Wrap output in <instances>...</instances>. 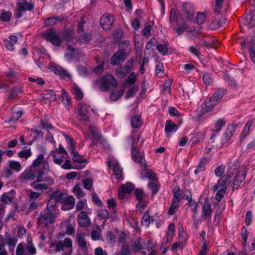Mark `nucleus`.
<instances>
[{
	"label": "nucleus",
	"instance_id": "f257e3e1",
	"mask_svg": "<svg viewBox=\"0 0 255 255\" xmlns=\"http://www.w3.org/2000/svg\"><path fill=\"white\" fill-rule=\"evenodd\" d=\"M49 165L48 161L43 163L41 168L39 169H33L31 167L28 170H25L19 176L22 183H26L28 181L33 180L36 177L37 183L41 182L43 176H45L49 171Z\"/></svg>",
	"mask_w": 255,
	"mask_h": 255
},
{
	"label": "nucleus",
	"instance_id": "f03ea898",
	"mask_svg": "<svg viewBox=\"0 0 255 255\" xmlns=\"http://www.w3.org/2000/svg\"><path fill=\"white\" fill-rule=\"evenodd\" d=\"M41 36L46 41L50 42L53 45L57 46L61 45L62 39L58 33L53 28L44 31L41 33Z\"/></svg>",
	"mask_w": 255,
	"mask_h": 255
},
{
	"label": "nucleus",
	"instance_id": "7ed1b4c3",
	"mask_svg": "<svg viewBox=\"0 0 255 255\" xmlns=\"http://www.w3.org/2000/svg\"><path fill=\"white\" fill-rule=\"evenodd\" d=\"M96 82L101 83L99 89L102 92H107L111 86L116 87L117 85V81L112 74H107L99 80L97 79Z\"/></svg>",
	"mask_w": 255,
	"mask_h": 255
},
{
	"label": "nucleus",
	"instance_id": "20e7f679",
	"mask_svg": "<svg viewBox=\"0 0 255 255\" xmlns=\"http://www.w3.org/2000/svg\"><path fill=\"white\" fill-rule=\"evenodd\" d=\"M55 216L54 213L42 210L37 219V223L38 224H43L44 227L45 228L49 225L53 224L55 222Z\"/></svg>",
	"mask_w": 255,
	"mask_h": 255
},
{
	"label": "nucleus",
	"instance_id": "39448f33",
	"mask_svg": "<svg viewBox=\"0 0 255 255\" xmlns=\"http://www.w3.org/2000/svg\"><path fill=\"white\" fill-rule=\"evenodd\" d=\"M132 140V144L131 147V158L134 162L138 163L141 166H144L145 168L146 167V164L144 159V155H140L139 157H137V155L139 153V150L134 145V140L135 138L133 136L130 137Z\"/></svg>",
	"mask_w": 255,
	"mask_h": 255
},
{
	"label": "nucleus",
	"instance_id": "423d86ee",
	"mask_svg": "<svg viewBox=\"0 0 255 255\" xmlns=\"http://www.w3.org/2000/svg\"><path fill=\"white\" fill-rule=\"evenodd\" d=\"M16 7L17 8V11L15 14L16 18L18 19L23 15V12L26 11H31L34 9V5L31 2H28L26 0L23 1H19L16 3Z\"/></svg>",
	"mask_w": 255,
	"mask_h": 255
},
{
	"label": "nucleus",
	"instance_id": "0eeeda50",
	"mask_svg": "<svg viewBox=\"0 0 255 255\" xmlns=\"http://www.w3.org/2000/svg\"><path fill=\"white\" fill-rule=\"evenodd\" d=\"M42 182H44L43 183L36 184V180L31 183V186H32L35 190H40L41 191V193L43 190H46L48 189L49 186L52 185L54 183V179L49 176H43Z\"/></svg>",
	"mask_w": 255,
	"mask_h": 255
},
{
	"label": "nucleus",
	"instance_id": "6e6552de",
	"mask_svg": "<svg viewBox=\"0 0 255 255\" xmlns=\"http://www.w3.org/2000/svg\"><path fill=\"white\" fill-rule=\"evenodd\" d=\"M247 171V168L244 167L242 169L237 172L233 179L234 183L232 188L233 190L238 189L241 184L245 180Z\"/></svg>",
	"mask_w": 255,
	"mask_h": 255
},
{
	"label": "nucleus",
	"instance_id": "1a4fd4ad",
	"mask_svg": "<svg viewBox=\"0 0 255 255\" xmlns=\"http://www.w3.org/2000/svg\"><path fill=\"white\" fill-rule=\"evenodd\" d=\"M127 56L126 50L123 49L116 51L111 57V64L112 65H117L124 61Z\"/></svg>",
	"mask_w": 255,
	"mask_h": 255
},
{
	"label": "nucleus",
	"instance_id": "9d476101",
	"mask_svg": "<svg viewBox=\"0 0 255 255\" xmlns=\"http://www.w3.org/2000/svg\"><path fill=\"white\" fill-rule=\"evenodd\" d=\"M114 19L109 13L103 15L100 20V25L106 30H110L113 24Z\"/></svg>",
	"mask_w": 255,
	"mask_h": 255
},
{
	"label": "nucleus",
	"instance_id": "9b49d317",
	"mask_svg": "<svg viewBox=\"0 0 255 255\" xmlns=\"http://www.w3.org/2000/svg\"><path fill=\"white\" fill-rule=\"evenodd\" d=\"M134 187V185L129 182H127L126 186L124 184L121 185L118 192L120 199H124L126 197L125 195V192L128 194L131 193Z\"/></svg>",
	"mask_w": 255,
	"mask_h": 255
},
{
	"label": "nucleus",
	"instance_id": "f8f14e48",
	"mask_svg": "<svg viewBox=\"0 0 255 255\" xmlns=\"http://www.w3.org/2000/svg\"><path fill=\"white\" fill-rule=\"evenodd\" d=\"M72 156V159L74 162H76L80 165H78L76 167L77 169H82L85 167V165H83V163H87L88 162L87 159H82V156L80 155L78 151H76L75 149L73 150V152H71Z\"/></svg>",
	"mask_w": 255,
	"mask_h": 255
},
{
	"label": "nucleus",
	"instance_id": "ddd939ff",
	"mask_svg": "<svg viewBox=\"0 0 255 255\" xmlns=\"http://www.w3.org/2000/svg\"><path fill=\"white\" fill-rule=\"evenodd\" d=\"M79 225L83 228L89 227L91 221L86 212L81 211L77 218Z\"/></svg>",
	"mask_w": 255,
	"mask_h": 255
},
{
	"label": "nucleus",
	"instance_id": "4468645a",
	"mask_svg": "<svg viewBox=\"0 0 255 255\" xmlns=\"http://www.w3.org/2000/svg\"><path fill=\"white\" fill-rule=\"evenodd\" d=\"M243 23L249 26V28L255 24V9L246 15V18L243 19Z\"/></svg>",
	"mask_w": 255,
	"mask_h": 255
},
{
	"label": "nucleus",
	"instance_id": "2eb2a0df",
	"mask_svg": "<svg viewBox=\"0 0 255 255\" xmlns=\"http://www.w3.org/2000/svg\"><path fill=\"white\" fill-rule=\"evenodd\" d=\"M17 37L15 35H10L8 36V39L4 40V45L6 49L9 51L14 50V45L17 42Z\"/></svg>",
	"mask_w": 255,
	"mask_h": 255
},
{
	"label": "nucleus",
	"instance_id": "dca6fc26",
	"mask_svg": "<svg viewBox=\"0 0 255 255\" xmlns=\"http://www.w3.org/2000/svg\"><path fill=\"white\" fill-rule=\"evenodd\" d=\"M75 204V199L72 196H70L66 198L62 206V209L63 210H68L72 209Z\"/></svg>",
	"mask_w": 255,
	"mask_h": 255
},
{
	"label": "nucleus",
	"instance_id": "f3484780",
	"mask_svg": "<svg viewBox=\"0 0 255 255\" xmlns=\"http://www.w3.org/2000/svg\"><path fill=\"white\" fill-rule=\"evenodd\" d=\"M172 193L173 194L172 200L174 202H179L180 200L185 198V195L178 186H176L173 189Z\"/></svg>",
	"mask_w": 255,
	"mask_h": 255
},
{
	"label": "nucleus",
	"instance_id": "a211bd4d",
	"mask_svg": "<svg viewBox=\"0 0 255 255\" xmlns=\"http://www.w3.org/2000/svg\"><path fill=\"white\" fill-rule=\"evenodd\" d=\"M46 160H44V155L42 153H41L38 155L36 159L34 160L33 163L30 165V167H31L33 169H39L41 168L42 167H40L39 165L41 164L43 165V163Z\"/></svg>",
	"mask_w": 255,
	"mask_h": 255
},
{
	"label": "nucleus",
	"instance_id": "6ab92c4d",
	"mask_svg": "<svg viewBox=\"0 0 255 255\" xmlns=\"http://www.w3.org/2000/svg\"><path fill=\"white\" fill-rule=\"evenodd\" d=\"M212 214V209L210 203L208 201V199H206L205 204L203 207V211L202 213V217H205L208 218H211Z\"/></svg>",
	"mask_w": 255,
	"mask_h": 255
},
{
	"label": "nucleus",
	"instance_id": "aec40b11",
	"mask_svg": "<svg viewBox=\"0 0 255 255\" xmlns=\"http://www.w3.org/2000/svg\"><path fill=\"white\" fill-rule=\"evenodd\" d=\"M59 35L62 41L69 42L73 39V31L69 29L61 31Z\"/></svg>",
	"mask_w": 255,
	"mask_h": 255
},
{
	"label": "nucleus",
	"instance_id": "412c9836",
	"mask_svg": "<svg viewBox=\"0 0 255 255\" xmlns=\"http://www.w3.org/2000/svg\"><path fill=\"white\" fill-rule=\"evenodd\" d=\"M225 93L226 90L220 88L214 93L213 96L210 98V101L216 102H220Z\"/></svg>",
	"mask_w": 255,
	"mask_h": 255
},
{
	"label": "nucleus",
	"instance_id": "4be33fe9",
	"mask_svg": "<svg viewBox=\"0 0 255 255\" xmlns=\"http://www.w3.org/2000/svg\"><path fill=\"white\" fill-rule=\"evenodd\" d=\"M178 129V126L174 124L171 121L168 120L166 122L164 131L166 134L171 132H175Z\"/></svg>",
	"mask_w": 255,
	"mask_h": 255
},
{
	"label": "nucleus",
	"instance_id": "5701e85b",
	"mask_svg": "<svg viewBox=\"0 0 255 255\" xmlns=\"http://www.w3.org/2000/svg\"><path fill=\"white\" fill-rule=\"evenodd\" d=\"M236 127L234 124L230 125L228 126L224 134V136L226 140L228 141L230 137L233 135L235 132Z\"/></svg>",
	"mask_w": 255,
	"mask_h": 255
},
{
	"label": "nucleus",
	"instance_id": "b1692460",
	"mask_svg": "<svg viewBox=\"0 0 255 255\" xmlns=\"http://www.w3.org/2000/svg\"><path fill=\"white\" fill-rule=\"evenodd\" d=\"M131 126L134 128H137L141 127L142 121L141 117L138 115H135L131 118L130 121Z\"/></svg>",
	"mask_w": 255,
	"mask_h": 255
},
{
	"label": "nucleus",
	"instance_id": "393cba45",
	"mask_svg": "<svg viewBox=\"0 0 255 255\" xmlns=\"http://www.w3.org/2000/svg\"><path fill=\"white\" fill-rule=\"evenodd\" d=\"M208 163V159L206 157L202 158L197 165V169L194 171L196 174L205 170V165Z\"/></svg>",
	"mask_w": 255,
	"mask_h": 255
},
{
	"label": "nucleus",
	"instance_id": "a878e982",
	"mask_svg": "<svg viewBox=\"0 0 255 255\" xmlns=\"http://www.w3.org/2000/svg\"><path fill=\"white\" fill-rule=\"evenodd\" d=\"M228 187V185L227 184V181H225V179L224 178H220L217 182V183L215 185L213 188L212 190L214 191H216L220 188H223L226 190Z\"/></svg>",
	"mask_w": 255,
	"mask_h": 255
},
{
	"label": "nucleus",
	"instance_id": "bb28decb",
	"mask_svg": "<svg viewBox=\"0 0 255 255\" xmlns=\"http://www.w3.org/2000/svg\"><path fill=\"white\" fill-rule=\"evenodd\" d=\"M43 98L44 100L55 101L56 100L55 93L54 91L51 90H46L43 94Z\"/></svg>",
	"mask_w": 255,
	"mask_h": 255
},
{
	"label": "nucleus",
	"instance_id": "cd10ccee",
	"mask_svg": "<svg viewBox=\"0 0 255 255\" xmlns=\"http://www.w3.org/2000/svg\"><path fill=\"white\" fill-rule=\"evenodd\" d=\"M181 16L179 12H176L174 8H172L170 12L169 22L172 24L174 22H177Z\"/></svg>",
	"mask_w": 255,
	"mask_h": 255
},
{
	"label": "nucleus",
	"instance_id": "c85d7f7f",
	"mask_svg": "<svg viewBox=\"0 0 255 255\" xmlns=\"http://www.w3.org/2000/svg\"><path fill=\"white\" fill-rule=\"evenodd\" d=\"M168 42L166 41L164 43V44H157L156 49L163 55H165L167 54L168 52Z\"/></svg>",
	"mask_w": 255,
	"mask_h": 255
},
{
	"label": "nucleus",
	"instance_id": "c756f323",
	"mask_svg": "<svg viewBox=\"0 0 255 255\" xmlns=\"http://www.w3.org/2000/svg\"><path fill=\"white\" fill-rule=\"evenodd\" d=\"M5 238L7 240V244L8 245L9 248H12V250L13 251L17 243V239L15 238L11 237L8 234H6Z\"/></svg>",
	"mask_w": 255,
	"mask_h": 255
},
{
	"label": "nucleus",
	"instance_id": "7c9ffc66",
	"mask_svg": "<svg viewBox=\"0 0 255 255\" xmlns=\"http://www.w3.org/2000/svg\"><path fill=\"white\" fill-rule=\"evenodd\" d=\"M11 13L9 11H6L4 9L0 15V19L4 22H8L11 18Z\"/></svg>",
	"mask_w": 255,
	"mask_h": 255
},
{
	"label": "nucleus",
	"instance_id": "2f4dec72",
	"mask_svg": "<svg viewBox=\"0 0 255 255\" xmlns=\"http://www.w3.org/2000/svg\"><path fill=\"white\" fill-rule=\"evenodd\" d=\"M139 87L137 85H134L131 88H130L127 93V95L125 96L126 99L133 97L136 93L138 91Z\"/></svg>",
	"mask_w": 255,
	"mask_h": 255
},
{
	"label": "nucleus",
	"instance_id": "473e14b6",
	"mask_svg": "<svg viewBox=\"0 0 255 255\" xmlns=\"http://www.w3.org/2000/svg\"><path fill=\"white\" fill-rule=\"evenodd\" d=\"M79 246L82 249L87 248V243L84 237L80 234H78L76 236Z\"/></svg>",
	"mask_w": 255,
	"mask_h": 255
},
{
	"label": "nucleus",
	"instance_id": "72a5a7b5",
	"mask_svg": "<svg viewBox=\"0 0 255 255\" xmlns=\"http://www.w3.org/2000/svg\"><path fill=\"white\" fill-rule=\"evenodd\" d=\"M225 123L226 122L223 119H218L215 125V129H212V131L215 132L216 133H218Z\"/></svg>",
	"mask_w": 255,
	"mask_h": 255
},
{
	"label": "nucleus",
	"instance_id": "f704fd0d",
	"mask_svg": "<svg viewBox=\"0 0 255 255\" xmlns=\"http://www.w3.org/2000/svg\"><path fill=\"white\" fill-rule=\"evenodd\" d=\"M89 129L91 132V134L93 139L95 140H100L102 137L100 134L97 131L96 127L90 126L89 127Z\"/></svg>",
	"mask_w": 255,
	"mask_h": 255
},
{
	"label": "nucleus",
	"instance_id": "c9c22d12",
	"mask_svg": "<svg viewBox=\"0 0 255 255\" xmlns=\"http://www.w3.org/2000/svg\"><path fill=\"white\" fill-rule=\"evenodd\" d=\"M73 91L76 100H81L83 98V93L78 86L74 87Z\"/></svg>",
	"mask_w": 255,
	"mask_h": 255
},
{
	"label": "nucleus",
	"instance_id": "e433bc0d",
	"mask_svg": "<svg viewBox=\"0 0 255 255\" xmlns=\"http://www.w3.org/2000/svg\"><path fill=\"white\" fill-rule=\"evenodd\" d=\"M75 52V49L70 45H68L66 48L65 56L69 60H71Z\"/></svg>",
	"mask_w": 255,
	"mask_h": 255
},
{
	"label": "nucleus",
	"instance_id": "4c0bfd02",
	"mask_svg": "<svg viewBox=\"0 0 255 255\" xmlns=\"http://www.w3.org/2000/svg\"><path fill=\"white\" fill-rule=\"evenodd\" d=\"M14 197H11L9 195L8 193H4L1 195L0 197V201L1 202L7 204L8 203H11L13 201Z\"/></svg>",
	"mask_w": 255,
	"mask_h": 255
},
{
	"label": "nucleus",
	"instance_id": "58836bf2",
	"mask_svg": "<svg viewBox=\"0 0 255 255\" xmlns=\"http://www.w3.org/2000/svg\"><path fill=\"white\" fill-rule=\"evenodd\" d=\"M141 224L146 227H148L150 224V215L149 211H147L143 215L141 219Z\"/></svg>",
	"mask_w": 255,
	"mask_h": 255
},
{
	"label": "nucleus",
	"instance_id": "ea45409f",
	"mask_svg": "<svg viewBox=\"0 0 255 255\" xmlns=\"http://www.w3.org/2000/svg\"><path fill=\"white\" fill-rule=\"evenodd\" d=\"M131 250L128 245L124 243L122 246V249L119 253V255H130Z\"/></svg>",
	"mask_w": 255,
	"mask_h": 255
},
{
	"label": "nucleus",
	"instance_id": "a19ab883",
	"mask_svg": "<svg viewBox=\"0 0 255 255\" xmlns=\"http://www.w3.org/2000/svg\"><path fill=\"white\" fill-rule=\"evenodd\" d=\"M113 172L116 175L117 179H120L122 176V170L121 169L119 163L113 164Z\"/></svg>",
	"mask_w": 255,
	"mask_h": 255
},
{
	"label": "nucleus",
	"instance_id": "79ce46f5",
	"mask_svg": "<svg viewBox=\"0 0 255 255\" xmlns=\"http://www.w3.org/2000/svg\"><path fill=\"white\" fill-rule=\"evenodd\" d=\"M66 142L69 145V149L71 152H73L74 149H75L76 146L74 143L73 138L68 135H64Z\"/></svg>",
	"mask_w": 255,
	"mask_h": 255
},
{
	"label": "nucleus",
	"instance_id": "37998d69",
	"mask_svg": "<svg viewBox=\"0 0 255 255\" xmlns=\"http://www.w3.org/2000/svg\"><path fill=\"white\" fill-rule=\"evenodd\" d=\"M206 20V15L204 13L198 12L195 19V22L201 24Z\"/></svg>",
	"mask_w": 255,
	"mask_h": 255
},
{
	"label": "nucleus",
	"instance_id": "c03bdc74",
	"mask_svg": "<svg viewBox=\"0 0 255 255\" xmlns=\"http://www.w3.org/2000/svg\"><path fill=\"white\" fill-rule=\"evenodd\" d=\"M177 26H179L176 28V32L179 35H181L183 34L184 31L188 30L189 27L186 23H183L182 25H179L177 23Z\"/></svg>",
	"mask_w": 255,
	"mask_h": 255
},
{
	"label": "nucleus",
	"instance_id": "a18cd8bd",
	"mask_svg": "<svg viewBox=\"0 0 255 255\" xmlns=\"http://www.w3.org/2000/svg\"><path fill=\"white\" fill-rule=\"evenodd\" d=\"M9 167L12 170L18 172L21 169V165L19 162L16 161H10Z\"/></svg>",
	"mask_w": 255,
	"mask_h": 255
},
{
	"label": "nucleus",
	"instance_id": "49530a36",
	"mask_svg": "<svg viewBox=\"0 0 255 255\" xmlns=\"http://www.w3.org/2000/svg\"><path fill=\"white\" fill-rule=\"evenodd\" d=\"M22 112L20 111H18L14 113L12 115H11L8 119V122H15L20 118L21 117Z\"/></svg>",
	"mask_w": 255,
	"mask_h": 255
},
{
	"label": "nucleus",
	"instance_id": "de8ad7c7",
	"mask_svg": "<svg viewBox=\"0 0 255 255\" xmlns=\"http://www.w3.org/2000/svg\"><path fill=\"white\" fill-rule=\"evenodd\" d=\"M31 155L30 148L23 150L18 153V156L20 158H25L26 159L29 158Z\"/></svg>",
	"mask_w": 255,
	"mask_h": 255
},
{
	"label": "nucleus",
	"instance_id": "09e8293b",
	"mask_svg": "<svg viewBox=\"0 0 255 255\" xmlns=\"http://www.w3.org/2000/svg\"><path fill=\"white\" fill-rule=\"evenodd\" d=\"M179 207V202H174L173 200H172V203L168 210V213L169 215H173L175 213V210Z\"/></svg>",
	"mask_w": 255,
	"mask_h": 255
},
{
	"label": "nucleus",
	"instance_id": "8fccbe9b",
	"mask_svg": "<svg viewBox=\"0 0 255 255\" xmlns=\"http://www.w3.org/2000/svg\"><path fill=\"white\" fill-rule=\"evenodd\" d=\"M125 91L121 90L118 91L117 93H112L110 96V99L113 101L119 100L124 94Z\"/></svg>",
	"mask_w": 255,
	"mask_h": 255
},
{
	"label": "nucleus",
	"instance_id": "3c124183",
	"mask_svg": "<svg viewBox=\"0 0 255 255\" xmlns=\"http://www.w3.org/2000/svg\"><path fill=\"white\" fill-rule=\"evenodd\" d=\"M77 71L78 73L84 77L88 76L89 73L88 70L84 66L79 65L77 67Z\"/></svg>",
	"mask_w": 255,
	"mask_h": 255
},
{
	"label": "nucleus",
	"instance_id": "603ef678",
	"mask_svg": "<svg viewBox=\"0 0 255 255\" xmlns=\"http://www.w3.org/2000/svg\"><path fill=\"white\" fill-rule=\"evenodd\" d=\"M225 166L221 165L217 167L215 170V174L217 177H221L225 172Z\"/></svg>",
	"mask_w": 255,
	"mask_h": 255
},
{
	"label": "nucleus",
	"instance_id": "864d4df0",
	"mask_svg": "<svg viewBox=\"0 0 255 255\" xmlns=\"http://www.w3.org/2000/svg\"><path fill=\"white\" fill-rule=\"evenodd\" d=\"M80 40L84 43H88L91 39V35L88 33H81L80 36Z\"/></svg>",
	"mask_w": 255,
	"mask_h": 255
},
{
	"label": "nucleus",
	"instance_id": "5fc2aeb1",
	"mask_svg": "<svg viewBox=\"0 0 255 255\" xmlns=\"http://www.w3.org/2000/svg\"><path fill=\"white\" fill-rule=\"evenodd\" d=\"M21 92V90L19 88H13L11 92L10 93L9 97H8V100H10L16 97Z\"/></svg>",
	"mask_w": 255,
	"mask_h": 255
},
{
	"label": "nucleus",
	"instance_id": "6e6d98bb",
	"mask_svg": "<svg viewBox=\"0 0 255 255\" xmlns=\"http://www.w3.org/2000/svg\"><path fill=\"white\" fill-rule=\"evenodd\" d=\"M210 29L214 30L221 27V24L218 21L217 17H216L215 20L212 21L209 25Z\"/></svg>",
	"mask_w": 255,
	"mask_h": 255
},
{
	"label": "nucleus",
	"instance_id": "4d7b16f0",
	"mask_svg": "<svg viewBox=\"0 0 255 255\" xmlns=\"http://www.w3.org/2000/svg\"><path fill=\"white\" fill-rule=\"evenodd\" d=\"M73 192L79 198L83 197L84 196V194H83L79 184H77L74 186L73 188Z\"/></svg>",
	"mask_w": 255,
	"mask_h": 255
},
{
	"label": "nucleus",
	"instance_id": "13d9d810",
	"mask_svg": "<svg viewBox=\"0 0 255 255\" xmlns=\"http://www.w3.org/2000/svg\"><path fill=\"white\" fill-rule=\"evenodd\" d=\"M133 66V59H129L127 62L124 69L127 73H129Z\"/></svg>",
	"mask_w": 255,
	"mask_h": 255
},
{
	"label": "nucleus",
	"instance_id": "bf43d9fd",
	"mask_svg": "<svg viewBox=\"0 0 255 255\" xmlns=\"http://www.w3.org/2000/svg\"><path fill=\"white\" fill-rule=\"evenodd\" d=\"M249 54L252 62L255 65V47L253 44L250 45Z\"/></svg>",
	"mask_w": 255,
	"mask_h": 255
},
{
	"label": "nucleus",
	"instance_id": "052dcab7",
	"mask_svg": "<svg viewBox=\"0 0 255 255\" xmlns=\"http://www.w3.org/2000/svg\"><path fill=\"white\" fill-rule=\"evenodd\" d=\"M56 23V19L55 16H52L47 18L44 22L46 26H52Z\"/></svg>",
	"mask_w": 255,
	"mask_h": 255
},
{
	"label": "nucleus",
	"instance_id": "680f3d73",
	"mask_svg": "<svg viewBox=\"0 0 255 255\" xmlns=\"http://www.w3.org/2000/svg\"><path fill=\"white\" fill-rule=\"evenodd\" d=\"M93 179L91 178H87L83 182L84 187L87 190H89L93 186Z\"/></svg>",
	"mask_w": 255,
	"mask_h": 255
},
{
	"label": "nucleus",
	"instance_id": "e2e57ef3",
	"mask_svg": "<svg viewBox=\"0 0 255 255\" xmlns=\"http://www.w3.org/2000/svg\"><path fill=\"white\" fill-rule=\"evenodd\" d=\"M143 192L141 189L137 188L135 190V196L136 199L139 201L140 203L142 202Z\"/></svg>",
	"mask_w": 255,
	"mask_h": 255
},
{
	"label": "nucleus",
	"instance_id": "0e129e2a",
	"mask_svg": "<svg viewBox=\"0 0 255 255\" xmlns=\"http://www.w3.org/2000/svg\"><path fill=\"white\" fill-rule=\"evenodd\" d=\"M148 187L151 189L153 195L156 194L159 190V187L154 182L149 183Z\"/></svg>",
	"mask_w": 255,
	"mask_h": 255
},
{
	"label": "nucleus",
	"instance_id": "69168bd1",
	"mask_svg": "<svg viewBox=\"0 0 255 255\" xmlns=\"http://www.w3.org/2000/svg\"><path fill=\"white\" fill-rule=\"evenodd\" d=\"M203 80L206 85H210L213 82V79L209 73H206L203 76Z\"/></svg>",
	"mask_w": 255,
	"mask_h": 255
},
{
	"label": "nucleus",
	"instance_id": "338daca9",
	"mask_svg": "<svg viewBox=\"0 0 255 255\" xmlns=\"http://www.w3.org/2000/svg\"><path fill=\"white\" fill-rule=\"evenodd\" d=\"M55 207V203L51 200H49L47 203L46 208L43 210V211H49L50 213H52Z\"/></svg>",
	"mask_w": 255,
	"mask_h": 255
},
{
	"label": "nucleus",
	"instance_id": "774afa93",
	"mask_svg": "<svg viewBox=\"0 0 255 255\" xmlns=\"http://www.w3.org/2000/svg\"><path fill=\"white\" fill-rule=\"evenodd\" d=\"M92 201L97 205L101 206L102 202L95 192L92 193Z\"/></svg>",
	"mask_w": 255,
	"mask_h": 255
}]
</instances>
